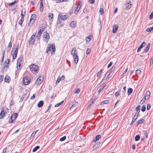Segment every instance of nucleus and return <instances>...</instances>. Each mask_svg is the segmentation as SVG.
<instances>
[{
	"instance_id": "1",
	"label": "nucleus",
	"mask_w": 153,
	"mask_h": 153,
	"mask_svg": "<svg viewBox=\"0 0 153 153\" xmlns=\"http://www.w3.org/2000/svg\"><path fill=\"white\" fill-rule=\"evenodd\" d=\"M51 50V54L52 55L54 54L56 51L55 45L54 44L53 45H48L46 49V52L48 53H50Z\"/></svg>"
},
{
	"instance_id": "2",
	"label": "nucleus",
	"mask_w": 153,
	"mask_h": 153,
	"mask_svg": "<svg viewBox=\"0 0 153 153\" xmlns=\"http://www.w3.org/2000/svg\"><path fill=\"white\" fill-rule=\"evenodd\" d=\"M30 68L33 73L36 74L39 70V66L34 64H31L30 66Z\"/></svg>"
},
{
	"instance_id": "3",
	"label": "nucleus",
	"mask_w": 153,
	"mask_h": 153,
	"mask_svg": "<svg viewBox=\"0 0 153 153\" xmlns=\"http://www.w3.org/2000/svg\"><path fill=\"white\" fill-rule=\"evenodd\" d=\"M13 47L12 48V50L11 52V54L13 56V59H15L16 57L18 51L19 49V45L18 44H17V45L16 49H15V48H14L13 50L14 51H13Z\"/></svg>"
},
{
	"instance_id": "4",
	"label": "nucleus",
	"mask_w": 153,
	"mask_h": 153,
	"mask_svg": "<svg viewBox=\"0 0 153 153\" xmlns=\"http://www.w3.org/2000/svg\"><path fill=\"white\" fill-rule=\"evenodd\" d=\"M150 92L149 91H148L146 93L143 98L142 99L140 102L142 103H143L146 100H148L149 99L150 97Z\"/></svg>"
},
{
	"instance_id": "5",
	"label": "nucleus",
	"mask_w": 153,
	"mask_h": 153,
	"mask_svg": "<svg viewBox=\"0 0 153 153\" xmlns=\"http://www.w3.org/2000/svg\"><path fill=\"white\" fill-rule=\"evenodd\" d=\"M36 19V16L35 14L32 15L31 16L30 19V20L28 25H32Z\"/></svg>"
},
{
	"instance_id": "6",
	"label": "nucleus",
	"mask_w": 153,
	"mask_h": 153,
	"mask_svg": "<svg viewBox=\"0 0 153 153\" xmlns=\"http://www.w3.org/2000/svg\"><path fill=\"white\" fill-rule=\"evenodd\" d=\"M112 74L111 73V72H107L106 73L104 77L102 80V82L105 79L108 80L112 76Z\"/></svg>"
},
{
	"instance_id": "7",
	"label": "nucleus",
	"mask_w": 153,
	"mask_h": 153,
	"mask_svg": "<svg viewBox=\"0 0 153 153\" xmlns=\"http://www.w3.org/2000/svg\"><path fill=\"white\" fill-rule=\"evenodd\" d=\"M44 78L42 76H40L36 81L35 84L37 85H39L43 81Z\"/></svg>"
},
{
	"instance_id": "8",
	"label": "nucleus",
	"mask_w": 153,
	"mask_h": 153,
	"mask_svg": "<svg viewBox=\"0 0 153 153\" xmlns=\"http://www.w3.org/2000/svg\"><path fill=\"white\" fill-rule=\"evenodd\" d=\"M35 37V35H32L29 39V45H34V42L35 41L34 38Z\"/></svg>"
},
{
	"instance_id": "9",
	"label": "nucleus",
	"mask_w": 153,
	"mask_h": 153,
	"mask_svg": "<svg viewBox=\"0 0 153 153\" xmlns=\"http://www.w3.org/2000/svg\"><path fill=\"white\" fill-rule=\"evenodd\" d=\"M49 38L50 37L49 33H47V32H44V40L45 42H46L47 43L49 40Z\"/></svg>"
},
{
	"instance_id": "10",
	"label": "nucleus",
	"mask_w": 153,
	"mask_h": 153,
	"mask_svg": "<svg viewBox=\"0 0 153 153\" xmlns=\"http://www.w3.org/2000/svg\"><path fill=\"white\" fill-rule=\"evenodd\" d=\"M30 79L29 78L25 77L23 79V82L25 85H27L30 82Z\"/></svg>"
},
{
	"instance_id": "11",
	"label": "nucleus",
	"mask_w": 153,
	"mask_h": 153,
	"mask_svg": "<svg viewBox=\"0 0 153 153\" xmlns=\"http://www.w3.org/2000/svg\"><path fill=\"white\" fill-rule=\"evenodd\" d=\"M82 5V3L80 2L78 5L76 7L74 11V13L75 14H77L79 10H80L81 6Z\"/></svg>"
},
{
	"instance_id": "12",
	"label": "nucleus",
	"mask_w": 153,
	"mask_h": 153,
	"mask_svg": "<svg viewBox=\"0 0 153 153\" xmlns=\"http://www.w3.org/2000/svg\"><path fill=\"white\" fill-rule=\"evenodd\" d=\"M131 2L129 1H127L126 4V8L127 9H130L131 7Z\"/></svg>"
},
{
	"instance_id": "13",
	"label": "nucleus",
	"mask_w": 153,
	"mask_h": 153,
	"mask_svg": "<svg viewBox=\"0 0 153 153\" xmlns=\"http://www.w3.org/2000/svg\"><path fill=\"white\" fill-rule=\"evenodd\" d=\"M71 53L73 56L77 55V52L76 51L75 48H72L71 52Z\"/></svg>"
},
{
	"instance_id": "14",
	"label": "nucleus",
	"mask_w": 153,
	"mask_h": 153,
	"mask_svg": "<svg viewBox=\"0 0 153 153\" xmlns=\"http://www.w3.org/2000/svg\"><path fill=\"white\" fill-rule=\"evenodd\" d=\"M6 112H4V110L3 108L1 109V111L0 113V119H2L4 117L5 115Z\"/></svg>"
},
{
	"instance_id": "15",
	"label": "nucleus",
	"mask_w": 153,
	"mask_h": 153,
	"mask_svg": "<svg viewBox=\"0 0 153 153\" xmlns=\"http://www.w3.org/2000/svg\"><path fill=\"white\" fill-rule=\"evenodd\" d=\"M118 25H115L113 27V32L115 33L118 29Z\"/></svg>"
},
{
	"instance_id": "16",
	"label": "nucleus",
	"mask_w": 153,
	"mask_h": 153,
	"mask_svg": "<svg viewBox=\"0 0 153 153\" xmlns=\"http://www.w3.org/2000/svg\"><path fill=\"white\" fill-rule=\"evenodd\" d=\"M78 105V103L76 102H75L72 104V106L70 108V109L71 110H73L74 109H75V108L74 109H73V108L74 107L76 108V107Z\"/></svg>"
},
{
	"instance_id": "17",
	"label": "nucleus",
	"mask_w": 153,
	"mask_h": 153,
	"mask_svg": "<svg viewBox=\"0 0 153 153\" xmlns=\"http://www.w3.org/2000/svg\"><path fill=\"white\" fill-rule=\"evenodd\" d=\"M40 7H39L40 11L41 12H42L43 11V0H40Z\"/></svg>"
},
{
	"instance_id": "18",
	"label": "nucleus",
	"mask_w": 153,
	"mask_h": 153,
	"mask_svg": "<svg viewBox=\"0 0 153 153\" xmlns=\"http://www.w3.org/2000/svg\"><path fill=\"white\" fill-rule=\"evenodd\" d=\"M18 116V114L16 113H13L11 116V118L13 120H16Z\"/></svg>"
},
{
	"instance_id": "19",
	"label": "nucleus",
	"mask_w": 153,
	"mask_h": 153,
	"mask_svg": "<svg viewBox=\"0 0 153 153\" xmlns=\"http://www.w3.org/2000/svg\"><path fill=\"white\" fill-rule=\"evenodd\" d=\"M10 76L8 75H6L4 79L5 81L6 82L9 83L10 81Z\"/></svg>"
},
{
	"instance_id": "20",
	"label": "nucleus",
	"mask_w": 153,
	"mask_h": 153,
	"mask_svg": "<svg viewBox=\"0 0 153 153\" xmlns=\"http://www.w3.org/2000/svg\"><path fill=\"white\" fill-rule=\"evenodd\" d=\"M144 121V120L143 119H141L140 120H138V121L137 122L136 125L137 126L140 124L143 123Z\"/></svg>"
},
{
	"instance_id": "21",
	"label": "nucleus",
	"mask_w": 153,
	"mask_h": 153,
	"mask_svg": "<svg viewBox=\"0 0 153 153\" xmlns=\"http://www.w3.org/2000/svg\"><path fill=\"white\" fill-rule=\"evenodd\" d=\"M150 46H151V44L150 43H148V44L146 46L145 49L144 50V51L146 53H147L149 51Z\"/></svg>"
},
{
	"instance_id": "22",
	"label": "nucleus",
	"mask_w": 153,
	"mask_h": 153,
	"mask_svg": "<svg viewBox=\"0 0 153 153\" xmlns=\"http://www.w3.org/2000/svg\"><path fill=\"white\" fill-rule=\"evenodd\" d=\"M74 59V62L76 64H77L79 58L77 55L73 56Z\"/></svg>"
},
{
	"instance_id": "23",
	"label": "nucleus",
	"mask_w": 153,
	"mask_h": 153,
	"mask_svg": "<svg viewBox=\"0 0 153 153\" xmlns=\"http://www.w3.org/2000/svg\"><path fill=\"white\" fill-rule=\"evenodd\" d=\"M70 25L71 27L74 28L76 26V23L74 21H72L71 22Z\"/></svg>"
},
{
	"instance_id": "24",
	"label": "nucleus",
	"mask_w": 153,
	"mask_h": 153,
	"mask_svg": "<svg viewBox=\"0 0 153 153\" xmlns=\"http://www.w3.org/2000/svg\"><path fill=\"white\" fill-rule=\"evenodd\" d=\"M140 105H139L136 108V110L137 111V112L136 113V114H137V116H138V115L139 114L140 109Z\"/></svg>"
},
{
	"instance_id": "25",
	"label": "nucleus",
	"mask_w": 153,
	"mask_h": 153,
	"mask_svg": "<svg viewBox=\"0 0 153 153\" xmlns=\"http://www.w3.org/2000/svg\"><path fill=\"white\" fill-rule=\"evenodd\" d=\"M44 102L42 101H40L38 103V106L39 107H42L43 105Z\"/></svg>"
},
{
	"instance_id": "26",
	"label": "nucleus",
	"mask_w": 153,
	"mask_h": 153,
	"mask_svg": "<svg viewBox=\"0 0 153 153\" xmlns=\"http://www.w3.org/2000/svg\"><path fill=\"white\" fill-rule=\"evenodd\" d=\"M136 114L134 116V117L133 118V119L132 122L130 123V125H131L137 119V117L138 116H137V115L136 116Z\"/></svg>"
},
{
	"instance_id": "27",
	"label": "nucleus",
	"mask_w": 153,
	"mask_h": 153,
	"mask_svg": "<svg viewBox=\"0 0 153 153\" xmlns=\"http://www.w3.org/2000/svg\"><path fill=\"white\" fill-rule=\"evenodd\" d=\"M17 63L19 64H22V58L21 57H20L18 59Z\"/></svg>"
},
{
	"instance_id": "28",
	"label": "nucleus",
	"mask_w": 153,
	"mask_h": 153,
	"mask_svg": "<svg viewBox=\"0 0 153 153\" xmlns=\"http://www.w3.org/2000/svg\"><path fill=\"white\" fill-rule=\"evenodd\" d=\"M91 36H87V37L86 38H85V39H86V42H89L91 40Z\"/></svg>"
},
{
	"instance_id": "29",
	"label": "nucleus",
	"mask_w": 153,
	"mask_h": 153,
	"mask_svg": "<svg viewBox=\"0 0 153 153\" xmlns=\"http://www.w3.org/2000/svg\"><path fill=\"white\" fill-rule=\"evenodd\" d=\"M68 17V16L67 15H65L62 16L61 17V20H65Z\"/></svg>"
},
{
	"instance_id": "30",
	"label": "nucleus",
	"mask_w": 153,
	"mask_h": 153,
	"mask_svg": "<svg viewBox=\"0 0 153 153\" xmlns=\"http://www.w3.org/2000/svg\"><path fill=\"white\" fill-rule=\"evenodd\" d=\"M25 11L23 12V10H22L21 11V18H22V19H24V16L25 15Z\"/></svg>"
},
{
	"instance_id": "31",
	"label": "nucleus",
	"mask_w": 153,
	"mask_h": 153,
	"mask_svg": "<svg viewBox=\"0 0 153 153\" xmlns=\"http://www.w3.org/2000/svg\"><path fill=\"white\" fill-rule=\"evenodd\" d=\"M133 90L131 88H129L128 91V95H130L132 92Z\"/></svg>"
},
{
	"instance_id": "32",
	"label": "nucleus",
	"mask_w": 153,
	"mask_h": 153,
	"mask_svg": "<svg viewBox=\"0 0 153 153\" xmlns=\"http://www.w3.org/2000/svg\"><path fill=\"white\" fill-rule=\"evenodd\" d=\"M141 73V71L140 70H137L136 71V75H140Z\"/></svg>"
},
{
	"instance_id": "33",
	"label": "nucleus",
	"mask_w": 153,
	"mask_h": 153,
	"mask_svg": "<svg viewBox=\"0 0 153 153\" xmlns=\"http://www.w3.org/2000/svg\"><path fill=\"white\" fill-rule=\"evenodd\" d=\"M109 101L108 100L102 101L101 103V105H103L104 104H107L108 103Z\"/></svg>"
},
{
	"instance_id": "34",
	"label": "nucleus",
	"mask_w": 153,
	"mask_h": 153,
	"mask_svg": "<svg viewBox=\"0 0 153 153\" xmlns=\"http://www.w3.org/2000/svg\"><path fill=\"white\" fill-rule=\"evenodd\" d=\"M140 137L139 135H137L136 136L135 138V141H137L139 140L140 139Z\"/></svg>"
},
{
	"instance_id": "35",
	"label": "nucleus",
	"mask_w": 153,
	"mask_h": 153,
	"mask_svg": "<svg viewBox=\"0 0 153 153\" xmlns=\"http://www.w3.org/2000/svg\"><path fill=\"white\" fill-rule=\"evenodd\" d=\"M103 69H101L100 71H99V72H98L97 74V77H99V76H100L101 74L103 71Z\"/></svg>"
},
{
	"instance_id": "36",
	"label": "nucleus",
	"mask_w": 153,
	"mask_h": 153,
	"mask_svg": "<svg viewBox=\"0 0 153 153\" xmlns=\"http://www.w3.org/2000/svg\"><path fill=\"white\" fill-rule=\"evenodd\" d=\"M40 148L39 146H37L35 148H34L33 150V152H35L37 149Z\"/></svg>"
},
{
	"instance_id": "37",
	"label": "nucleus",
	"mask_w": 153,
	"mask_h": 153,
	"mask_svg": "<svg viewBox=\"0 0 153 153\" xmlns=\"http://www.w3.org/2000/svg\"><path fill=\"white\" fill-rule=\"evenodd\" d=\"M104 9L103 8H101L100 9V12L101 15H102L104 13Z\"/></svg>"
},
{
	"instance_id": "38",
	"label": "nucleus",
	"mask_w": 153,
	"mask_h": 153,
	"mask_svg": "<svg viewBox=\"0 0 153 153\" xmlns=\"http://www.w3.org/2000/svg\"><path fill=\"white\" fill-rule=\"evenodd\" d=\"M146 45V43L145 42H143L141 45L139 46V47L142 48L144 46H145Z\"/></svg>"
},
{
	"instance_id": "39",
	"label": "nucleus",
	"mask_w": 153,
	"mask_h": 153,
	"mask_svg": "<svg viewBox=\"0 0 153 153\" xmlns=\"http://www.w3.org/2000/svg\"><path fill=\"white\" fill-rule=\"evenodd\" d=\"M24 20V19L22 18H21L20 21L19 22V24L21 26H22V22Z\"/></svg>"
},
{
	"instance_id": "40",
	"label": "nucleus",
	"mask_w": 153,
	"mask_h": 153,
	"mask_svg": "<svg viewBox=\"0 0 153 153\" xmlns=\"http://www.w3.org/2000/svg\"><path fill=\"white\" fill-rule=\"evenodd\" d=\"M101 135L100 134L97 135L96 137V141L98 140L101 138Z\"/></svg>"
},
{
	"instance_id": "41",
	"label": "nucleus",
	"mask_w": 153,
	"mask_h": 153,
	"mask_svg": "<svg viewBox=\"0 0 153 153\" xmlns=\"http://www.w3.org/2000/svg\"><path fill=\"white\" fill-rule=\"evenodd\" d=\"M146 110V106L145 105H143L142 106L141 108V111L143 112H144Z\"/></svg>"
},
{
	"instance_id": "42",
	"label": "nucleus",
	"mask_w": 153,
	"mask_h": 153,
	"mask_svg": "<svg viewBox=\"0 0 153 153\" xmlns=\"http://www.w3.org/2000/svg\"><path fill=\"white\" fill-rule=\"evenodd\" d=\"M66 139V136H64L63 137L61 138L60 139V141H63L65 140Z\"/></svg>"
},
{
	"instance_id": "43",
	"label": "nucleus",
	"mask_w": 153,
	"mask_h": 153,
	"mask_svg": "<svg viewBox=\"0 0 153 153\" xmlns=\"http://www.w3.org/2000/svg\"><path fill=\"white\" fill-rule=\"evenodd\" d=\"M80 92V89L79 88H77V89L74 92V93L77 94H79Z\"/></svg>"
},
{
	"instance_id": "44",
	"label": "nucleus",
	"mask_w": 153,
	"mask_h": 153,
	"mask_svg": "<svg viewBox=\"0 0 153 153\" xmlns=\"http://www.w3.org/2000/svg\"><path fill=\"white\" fill-rule=\"evenodd\" d=\"M153 17V11L151 13L149 16V19L151 20Z\"/></svg>"
},
{
	"instance_id": "45",
	"label": "nucleus",
	"mask_w": 153,
	"mask_h": 153,
	"mask_svg": "<svg viewBox=\"0 0 153 153\" xmlns=\"http://www.w3.org/2000/svg\"><path fill=\"white\" fill-rule=\"evenodd\" d=\"M153 30V27H151L149 28H148L146 29V31L147 32H150Z\"/></svg>"
},
{
	"instance_id": "46",
	"label": "nucleus",
	"mask_w": 153,
	"mask_h": 153,
	"mask_svg": "<svg viewBox=\"0 0 153 153\" xmlns=\"http://www.w3.org/2000/svg\"><path fill=\"white\" fill-rule=\"evenodd\" d=\"M91 51V49L90 48H88L87 49V51H86V54H89V53Z\"/></svg>"
},
{
	"instance_id": "47",
	"label": "nucleus",
	"mask_w": 153,
	"mask_h": 153,
	"mask_svg": "<svg viewBox=\"0 0 153 153\" xmlns=\"http://www.w3.org/2000/svg\"><path fill=\"white\" fill-rule=\"evenodd\" d=\"M114 69H115V67H114V66H112L111 67L110 70L108 72H111V73L112 74V72L114 70Z\"/></svg>"
},
{
	"instance_id": "48",
	"label": "nucleus",
	"mask_w": 153,
	"mask_h": 153,
	"mask_svg": "<svg viewBox=\"0 0 153 153\" xmlns=\"http://www.w3.org/2000/svg\"><path fill=\"white\" fill-rule=\"evenodd\" d=\"M53 14L52 13H49L48 15V17L50 19H52L53 18Z\"/></svg>"
},
{
	"instance_id": "49",
	"label": "nucleus",
	"mask_w": 153,
	"mask_h": 153,
	"mask_svg": "<svg viewBox=\"0 0 153 153\" xmlns=\"http://www.w3.org/2000/svg\"><path fill=\"white\" fill-rule=\"evenodd\" d=\"M61 80V78H60V77L59 76L56 81V84H58Z\"/></svg>"
},
{
	"instance_id": "50",
	"label": "nucleus",
	"mask_w": 153,
	"mask_h": 153,
	"mask_svg": "<svg viewBox=\"0 0 153 153\" xmlns=\"http://www.w3.org/2000/svg\"><path fill=\"white\" fill-rule=\"evenodd\" d=\"M63 102H64V101H62L61 102H60L56 104L55 106V107H57L59 106V105H60Z\"/></svg>"
},
{
	"instance_id": "51",
	"label": "nucleus",
	"mask_w": 153,
	"mask_h": 153,
	"mask_svg": "<svg viewBox=\"0 0 153 153\" xmlns=\"http://www.w3.org/2000/svg\"><path fill=\"white\" fill-rule=\"evenodd\" d=\"M43 31H42V29H40L38 31V35H39L40 36L41 35V34L42 33V32Z\"/></svg>"
},
{
	"instance_id": "52",
	"label": "nucleus",
	"mask_w": 153,
	"mask_h": 153,
	"mask_svg": "<svg viewBox=\"0 0 153 153\" xmlns=\"http://www.w3.org/2000/svg\"><path fill=\"white\" fill-rule=\"evenodd\" d=\"M21 64L17 63V69L18 70H19L20 69V66L21 65Z\"/></svg>"
},
{
	"instance_id": "53",
	"label": "nucleus",
	"mask_w": 153,
	"mask_h": 153,
	"mask_svg": "<svg viewBox=\"0 0 153 153\" xmlns=\"http://www.w3.org/2000/svg\"><path fill=\"white\" fill-rule=\"evenodd\" d=\"M143 133H144V137H145L146 138H147V137H148L147 133H146V132H145V131H143Z\"/></svg>"
},
{
	"instance_id": "54",
	"label": "nucleus",
	"mask_w": 153,
	"mask_h": 153,
	"mask_svg": "<svg viewBox=\"0 0 153 153\" xmlns=\"http://www.w3.org/2000/svg\"><path fill=\"white\" fill-rule=\"evenodd\" d=\"M3 76L2 75L0 76V82H1L3 80Z\"/></svg>"
},
{
	"instance_id": "55",
	"label": "nucleus",
	"mask_w": 153,
	"mask_h": 153,
	"mask_svg": "<svg viewBox=\"0 0 153 153\" xmlns=\"http://www.w3.org/2000/svg\"><path fill=\"white\" fill-rule=\"evenodd\" d=\"M13 120L12 119H11L10 117L9 120L8 122L9 123H11L13 122Z\"/></svg>"
},
{
	"instance_id": "56",
	"label": "nucleus",
	"mask_w": 153,
	"mask_h": 153,
	"mask_svg": "<svg viewBox=\"0 0 153 153\" xmlns=\"http://www.w3.org/2000/svg\"><path fill=\"white\" fill-rule=\"evenodd\" d=\"M36 97V94H34L33 96L30 98V99L31 100H33Z\"/></svg>"
},
{
	"instance_id": "57",
	"label": "nucleus",
	"mask_w": 153,
	"mask_h": 153,
	"mask_svg": "<svg viewBox=\"0 0 153 153\" xmlns=\"http://www.w3.org/2000/svg\"><path fill=\"white\" fill-rule=\"evenodd\" d=\"M92 104L93 103H92L89 104L87 107V109H89L90 108L91 106L92 105Z\"/></svg>"
},
{
	"instance_id": "58",
	"label": "nucleus",
	"mask_w": 153,
	"mask_h": 153,
	"mask_svg": "<svg viewBox=\"0 0 153 153\" xmlns=\"http://www.w3.org/2000/svg\"><path fill=\"white\" fill-rule=\"evenodd\" d=\"M46 28V26H43L42 28V31H44Z\"/></svg>"
},
{
	"instance_id": "59",
	"label": "nucleus",
	"mask_w": 153,
	"mask_h": 153,
	"mask_svg": "<svg viewBox=\"0 0 153 153\" xmlns=\"http://www.w3.org/2000/svg\"><path fill=\"white\" fill-rule=\"evenodd\" d=\"M112 62H111L109 63V64L108 65V68H110L111 66V65H112Z\"/></svg>"
},
{
	"instance_id": "60",
	"label": "nucleus",
	"mask_w": 153,
	"mask_h": 153,
	"mask_svg": "<svg viewBox=\"0 0 153 153\" xmlns=\"http://www.w3.org/2000/svg\"><path fill=\"white\" fill-rule=\"evenodd\" d=\"M15 4V2H14L11 3H10L9 4V5L10 6H12Z\"/></svg>"
},
{
	"instance_id": "61",
	"label": "nucleus",
	"mask_w": 153,
	"mask_h": 153,
	"mask_svg": "<svg viewBox=\"0 0 153 153\" xmlns=\"http://www.w3.org/2000/svg\"><path fill=\"white\" fill-rule=\"evenodd\" d=\"M120 93L118 92H117L115 93V96L116 97H117L119 96Z\"/></svg>"
},
{
	"instance_id": "62",
	"label": "nucleus",
	"mask_w": 153,
	"mask_h": 153,
	"mask_svg": "<svg viewBox=\"0 0 153 153\" xmlns=\"http://www.w3.org/2000/svg\"><path fill=\"white\" fill-rule=\"evenodd\" d=\"M103 88H101L100 89L99 91H97V93L99 94L101 91L103 90Z\"/></svg>"
},
{
	"instance_id": "63",
	"label": "nucleus",
	"mask_w": 153,
	"mask_h": 153,
	"mask_svg": "<svg viewBox=\"0 0 153 153\" xmlns=\"http://www.w3.org/2000/svg\"><path fill=\"white\" fill-rule=\"evenodd\" d=\"M150 107H151V105H150V104H148L147 105V110H149L150 108Z\"/></svg>"
},
{
	"instance_id": "64",
	"label": "nucleus",
	"mask_w": 153,
	"mask_h": 153,
	"mask_svg": "<svg viewBox=\"0 0 153 153\" xmlns=\"http://www.w3.org/2000/svg\"><path fill=\"white\" fill-rule=\"evenodd\" d=\"M7 148H5L3 149V151L2 153H6V151H7Z\"/></svg>"
}]
</instances>
